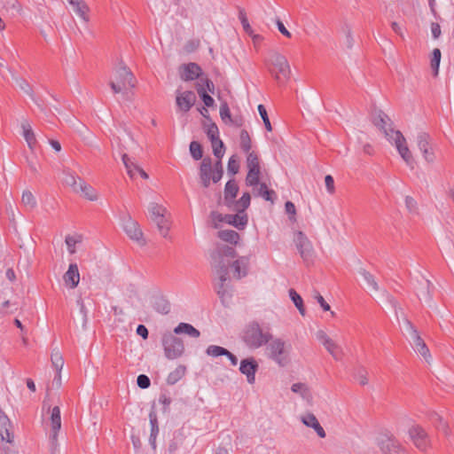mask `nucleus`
Returning a JSON list of instances; mask_svg holds the SVG:
<instances>
[{
    "label": "nucleus",
    "mask_w": 454,
    "mask_h": 454,
    "mask_svg": "<svg viewBox=\"0 0 454 454\" xmlns=\"http://www.w3.org/2000/svg\"><path fill=\"white\" fill-rule=\"evenodd\" d=\"M360 275L363 277L365 283L368 285L369 287L372 288V291L378 292L380 291V286L373 277L369 271H367L364 269H361L359 270Z\"/></svg>",
    "instance_id": "37"
},
{
    "label": "nucleus",
    "mask_w": 454,
    "mask_h": 454,
    "mask_svg": "<svg viewBox=\"0 0 454 454\" xmlns=\"http://www.w3.org/2000/svg\"><path fill=\"white\" fill-rule=\"evenodd\" d=\"M218 238L223 241L236 245L239 239V234L233 230H223L218 231Z\"/></svg>",
    "instance_id": "34"
},
{
    "label": "nucleus",
    "mask_w": 454,
    "mask_h": 454,
    "mask_svg": "<svg viewBox=\"0 0 454 454\" xmlns=\"http://www.w3.org/2000/svg\"><path fill=\"white\" fill-rule=\"evenodd\" d=\"M294 243L305 262H309L313 256L314 249L308 237L301 231L294 234Z\"/></svg>",
    "instance_id": "10"
},
{
    "label": "nucleus",
    "mask_w": 454,
    "mask_h": 454,
    "mask_svg": "<svg viewBox=\"0 0 454 454\" xmlns=\"http://www.w3.org/2000/svg\"><path fill=\"white\" fill-rule=\"evenodd\" d=\"M239 20H240V22L242 24V27H243V29L244 31L248 35H253V29L248 22V20L247 18V15H246V12L244 10H240L239 11Z\"/></svg>",
    "instance_id": "57"
},
{
    "label": "nucleus",
    "mask_w": 454,
    "mask_h": 454,
    "mask_svg": "<svg viewBox=\"0 0 454 454\" xmlns=\"http://www.w3.org/2000/svg\"><path fill=\"white\" fill-rule=\"evenodd\" d=\"M259 188L257 189V196L262 197L267 201H273L272 196L275 195L273 190H269L265 183H259Z\"/></svg>",
    "instance_id": "44"
},
{
    "label": "nucleus",
    "mask_w": 454,
    "mask_h": 454,
    "mask_svg": "<svg viewBox=\"0 0 454 454\" xmlns=\"http://www.w3.org/2000/svg\"><path fill=\"white\" fill-rule=\"evenodd\" d=\"M122 162L127 169L128 173H130V169H137L139 166H137L134 161L130 160L127 153H123L121 156Z\"/></svg>",
    "instance_id": "62"
},
{
    "label": "nucleus",
    "mask_w": 454,
    "mask_h": 454,
    "mask_svg": "<svg viewBox=\"0 0 454 454\" xmlns=\"http://www.w3.org/2000/svg\"><path fill=\"white\" fill-rule=\"evenodd\" d=\"M442 53L438 48L433 50L432 58H431V68L433 70L434 75L436 76L439 72V66L441 62Z\"/></svg>",
    "instance_id": "45"
},
{
    "label": "nucleus",
    "mask_w": 454,
    "mask_h": 454,
    "mask_svg": "<svg viewBox=\"0 0 454 454\" xmlns=\"http://www.w3.org/2000/svg\"><path fill=\"white\" fill-rule=\"evenodd\" d=\"M405 207L409 213L417 215L418 214V204L417 201L411 196L405 197Z\"/></svg>",
    "instance_id": "60"
},
{
    "label": "nucleus",
    "mask_w": 454,
    "mask_h": 454,
    "mask_svg": "<svg viewBox=\"0 0 454 454\" xmlns=\"http://www.w3.org/2000/svg\"><path fill=\"white\" fill-rule=\"evenodd\" d=\"M149 420H150V425H151L150 435H158V434H159L158 418H157V413L153 407L149 413Z\"/></svg>",
    "instance_id": "53"
},
{
    "label": "nucleus",
    "mask_w": 454,
    "mask_h": 454,
    "mask_svg": "<svg viewBox=\"0 0 454 454\" xmlns=\"http://www.w3.org/2000/svg\"><path fill=\"white\" fill-rule=\"evenodd\" d=\"M190 153L195 160H199L203 157V150L201 145L197 141H192L190 144Z\"/></svg>",
    "instance_id": "51"
},
{
    "label": "nucleus",
    "mask_w": 454,
    "mask_h": 454,
    "mask_svg": "<svg viewBox=\"0 0 454 454\" xmlns=\"http://www.w3.org/2000/svg\"><path fill=\"white\" fill-rule=\"evenodd\" d=\"M137 384L140 388L145 389L150 387L151 380L148 376L145 374H140L137 376Z\"/></svg>",
    "instance_id": "63"
},
{
    "label": "nucleus",
    "mask_w": 454,
    "mask_h": 454,
    "mask_svg": "<svg viewBox=\"0 0 454 454\" xmlns=\"http://www.w3.org/2000/svg\"><path fill=\"white\" fill-rule=\"evenodd\" d=\"M12 428V422L7 415L0 410V431Z\"/></svg>",
    "instance_id": "64"
},
{
    "label": "nucleus",
    "mask_w": 454,
    "mask_h": 454,
    "mask_svg": "<svg viewBox=\"0 0 454 454\" xmlns=\"http://www.w3.org/2000/svg\"><path fill=\"white\" fill-rule=\"evenodd\" d=\"M267 344L265 349L267 357L279 367H286L291 361V344L281 338H273V336Z\"/></svg>",
    "instance_id": "2"
},
{
    "label": "nucleus",
    "mask_w": 454,
    "mask_h": 454,
    "mask_svg": "<svg viewBox=\"0 0 454 454\" xmlns=\"http://www.w3.org/2000/svg\"><path fill=\"white\" fill-rule=\"evenodd\" d=\"M122 226L125 233L130 239L137 242L140 246H145L146 244L139 223L133 220L129 215L124 221Z\"/></svg>",
    "instance_id": "12"
},
{
    "label": "nucleus",
    "mask_w": 454,
    "mask_h": 454,
    "mask_svg": "<svg viewBox=\"0 0 454 454\" xmlns=\"http://www.w3.org/2000/svg\"><path fill=\"white\" fill-rule=\"evenodd\" d=\"M294 393L299 394L304 400L309 401L312 396L308 386L304 383H294L291 387Z\"/></svg>",
    "instance_id": "35"
},
{
    "label": "nucleus",
    "mask_w": 454,
    "mask_h": 454,
    "mask_svg": "<svg viewBox=\"0 0 454 454\" xmlns=\"http://www.w3.org/2000/svg\"><path fill=\"white\" fill-rule=\"evenodd\" d=\"M79 242H81V237L67 236L66 238V244L70 254L75 253V245Z\"/></svg>",
    "instance_id": "61"
},
{
    "label": "nucleus",
    "mask_w": 454,
    "mask_h": 454,
    "mask_svg": "<svg viewBox=\"0 0 454 454\" xmlns=\"http://www.w3.org/2000/svg\"><path fill=\"white\" fill-rule=\"evenodd\" d=\"M239 192V186L234 179L229 180L224 188V197L236 198Z\"/></svg>",
    "instance_id": "46"
},
{
    "label": "nucleus",
    "mask_w": 454,
    "mask_h": 454,
    "mask_svg": "<svg viewBox=\"0 0 454 454\" xmlns=\"http://www.w3.org/2000/svg\"><path fill=\"white\" fill-rule=\"evenodd\" d=\"M223 175V167L222 163V159H218L214 164H213V175H212V182L214 184L218 183Z\"/></svg>",
    "instance_id": "42"
},
{
    "label": "nucleus",
    "mask_w": 454,
    "mask_h": 454,
    "mask_svg": "<svg viewBox=\"0 0 454 454\" xmlns=\"http://www.w3.org/2000/svg\"><path fill=\"white\" fill-rule=\"evenodd\" d=\"M21 201L29 209H33L36 206V200L29 191L23 192Z\"/></svg>",
    "instance_id": "55"
},
{
    "label": "nucleus",
    "mask_w": 454,
    "mask_h": 454,
    "mask_svg": "<svg viewBox=\"0 0 454 454\" xmlns=\"http://www.w3.org/2000/svg\"><path fill=\"white\" fill-rule=\"evenodd\" d=\"M21 128L23 129L24 138L27 141L28 147L31 150H33L34 145L35 144L36 140H35V136L34 134V131L32 130L30 124L27 121H24L21 123Z\"/></svg>",
    "instance_id": "32"
},
{
    "label": "nucleus",
    "mask_w": 454,
    "mask_h": 454,
    "mask_svg": "<svg viewBox=\"0 0 454 454\" xmlns=\"http://www.w3.org/2000/svg\"><path fill=\"white\" fill-rule=\"evenodd\" d=\"M63 279L70 288H75L80 281V273L76 263H71L67 271L64 274Z\"/></svg>",
    "instance_id": "23"
},
{
    "label": "nucleus",
    "mask_w": 454,
    "mask_h": 454,
    "mask_svg": "<svg viewBox=\"0 0 454 454\" xmlns=\"http://www.w3.org/2000/svg\"><path fill=\"white\" fill-rule=\"evenodd\" d=\"M411 340V345L413 349L419 353L427 364H430L432 360V356L427 348L426 342L419 335V332L416 333H413L412 335L410 336Z\"/></svg>",
    "instance_id": "19"
},
{
    "label": "nucleus",
    "mask_w": 454,
    "mask_h": 454,
    "mask_svg": "<svg viewBox=\"0 0 454 454\" xmlns=\"http://www.w3.org/2000/svg\"><path fill=\"white\" fill-rule=\"evenodd\" d=\"M73 6L74 12L85 22L89 21L90 8L84 0H67Z\"/></svg>",
    "instance_id": "25"
},
{
    "label": "nucleus",
    "mask_w": 454,
    "mask_h": 454,
    "mask_svg": "<svg viewBox=\"0 0 454 454\" xmlns=\"http://www.w3.org/2000/svg\"><path fill=\"white\" fill-rule=\"evenodd\" d=\"M373 124L378 127L385 135L386 138L390 141L394 136L395 130L391 127V121L389 117L382 111H379L373 118Z\"/></svg>",
    "instance_id": "15"
},
{
    "label": "nucleus",
    "mask_w": 454,
    "mask_h": 454,
    "mask_svg": "<svg viewBox=\"0 0 454 454\" xmlns=\"http://www.w3.org/2000/svg\"><path fill=\"white\" fill-rule=\"evenodd\" d=\"M213 153L217 159H223L225 153V146L223 142L219 138L211 141Z\"/></svg>",
    "instance_id": "48"
},
{
    "label": "nucleus",
    "mask_w": 454,
    "mask_h": 454,
    "mask_svg": "<svg viewBox=\"0 0 454 454\" xmlns=\"http://www.w3.org/2000/svg\"><path fill=\"white\" fill-rule=\"evenodd\" d=\"M259 364L254 357H247L240 361L239 372L246 375L247 380L249 384H254L255 381V373L258 371Z\"/></svg>",
    "instance_id": "17"
},
{
    "label": "nucleus",
    "mask_w": 454,
    "mask_h": 454,
    "mask_svg": "<svg viewBox=\"0 0 454 454\" xmlns=\"http://www.w3.org/2000/svg\"><path fill=\"white\" fill-rule=\"evenodd\" d=\"M249 259L247 256H241L231 264L233 267V275L237 279H240L247 275V266Z\"/></svg>",
    "instance_id": "26"
},
{
    "label": "nucleus",
    "mask_w": 454,
    "mask_h": 454,
    "mask_svg": "<svg viewBox=\"0 0 454 454\" xmlns=\"http://www.w3.org/2000/svg\"><path fill=\"white\" fill-rule=\"evenodd\" d=\"M224 223H227L239 230H242L247 224V215H224Z\"/></svg>",
    "instance_id": "28"
},
{
    "label": "nucleus",
    "mask_w": 454,
    "mask_h": 454,
    "mask_svg": "<svg viewBox=\"0 0 454 454\" xmlns=\"http://www.w3.org/2000/svg\"><path fill=\"white\" fill-rule=\"evenodd\" d=\"M161 343L164 348L165 356L168 359H176L184 354V342L182 339L176 337V334H175L174 332H167L163 333Z\"/></svg>",
    "instance_id": "4"
},
{
    "label": "nucleus",
    "mask_w": 454,
    "mask_h": 454,
    "mask_svg": "<svg viewBox=\"0 0 454 454\" xmlns=\"http://www.w3.org/2000/svg\"><path fill=\"white\" fill-rule=\"evenodd\" d=\"M258 112L263 121L264 126L268 131L272 130V127L266 111V108L262 105L258 106Z\"/></svg>",
    "instance_id": "59"
},
{
    "label": "nucleus",
    "mask_w": 454,
    "mask_h": 454,
    "mask_svg": "<svg viewBox=\"0 0 454 454\" xmlns=\"http://www.w3.org/2000/svg\"><path fill=\"white\" fill-rule=\"evenodd\" d=\"M393 134L394 136L390 142H394L400 156L406 162V164L411 168H413V157L407 146L405 137L400 131L394 132Z\"/></svg>",
    "instance_id": "13"
},
{
    "label": "nucleus",
    "mask_w": 454,
    "mask_h": 454,
    "mask_svg": "<svg viewBox=\"0 0 454 454\" xmlns=\"http://www.w3.org/2000/svg\"><path fill=\"white\" fill-rule=\"evenodd\" d=\"M206 353L209 356L217 357V356H224L225 354H227L228 349H226L223 347H220V346L210 345L206 349Z\"/></svg>",
    "instance_id": "54"
},
{
    "label": "nucleus",
    "mask_w": 454,
    "mask_h": 454,
    "mask_svg": "<svg viewBox=\"0 0 454 454\" xmlns=\"http://www.w3.org/2000/svg\"><path fill=\"white\" fill-rule=\"evenodd\" d=\"M341 31L345 35V43L348 49H352L354 46V37L352 27L349 24H344L341 27Z\"/></svg>",
    "instance_id": "43"
},
{
    "label": "nucleus",
    "mask_w": 454,
    "mask_h": 454,
    "mask_svg": "<svg viewBox=\"0 0 454 454\" xmlns=\"http://www.w3.org/2000/svg\"><path fill=\"white\" fill-rule=\"evenodd\" d=\"M300 419L304 426L313 428L320 438H325L326 436L325 429L322 427L317 417L313 413L306 412L301 416Z\"/></svg>",
    "instance_id": "21"
},
{
    "label": "nucleus",
    "mask_w": 454,
    "mask_h": 454,
    "mask_svg": "<svg viewBox=\"0 0 454 454\" xmlns=\"http://www.w3.org/2000/svg\"><path fill=\"white\" fill-rule=\"evenodd\" d=\"M250 201V193L247 192H244L241 198L236 200L231 211L236 212V214L247 215L245 211L249 207Z\"/></svg>",
    "instance_id": "29"
},
{
    "label": "nucleus",
    "mask_w": 454,
    "mask_h": 454,
    "mask_svg": "<svg viewBox=\"0 0 454 454\" xmlns=\"http://www.w3.org/2000/svg\"><path fill=\"white\" fill-rule=\"evenodd\" d=\"M434 286L432 282L426 278L423 275L419 276V278L417 279V296L419 300L424 301L427 303H430L432 301V290Z\"/></svg>",
    "instance_id": "16"
},
{
    "label": "nucleus",
    "mask_w": 454,
    "mask_h": 454,
    "mask_svg": "<svg viewBox=\"0 0 454 454\" xmlns=\"http://www.w3.org/2000/svg\"><path fill=\"white\" fill-rule=\"evenodd\" d=\"M384 293L386 294L387 301L390 303V305L395 310L397 320H399L400 317L403 318V316H405V314L403 312V308L400 306L395 298L393 295L389 294L387 291H384Z\"/></svg>",
    "instance_id": "40"
},
{
    "label": "nucleus",
    "mask_w": 454,
    "mask_h": 454,
    "mask_svg": "<svg viewBox=\"0 0 454 454\" xmlns=\"http://www.w3.org/2000/svg\"><path fill=\"white\" fill-rule=\"evenodd\" d=\"M220 116L225 123L232 121L231 111L226 102L223 103L220 106Z\"/></svg>",
    "instance_id": "58"
},
{
    "label": "nucleus",
    "mask_w": 454,
    "mask_h": 454,
    "mask_svg": "<svg viewBox=\"0 0 454 454\" xmlns=\"http://www.w3.org/2000/svg\"><path fill=\"white\" fill-rule=\"evenodd\" d=\"M316 337L333 359H340V356L343 355V351L339 344L330 338L323 330L317 331Z\"/></svg>",
    "instance_id": "14"
},
{
    "label": "nucleus",
    "mask_w": 454,
    "mask_h": 454,
    "mask_svg": "<svg viewBox=\"0 0 454 454\" xmlns=\"http://www.w3.org/2000/svg\"><path fill=\"white\" fill-rule=\"evenodd\" d=\"M185 366L179 365L176 370L170 372L167 378L168 384L173 385L177 382L185 373Z\"/></svg>",
    "instance_id": "41"
},
{
    "label": "nucleus",
    "mask_w": 454,
    "mask_h": 454,
    "mask_svg": "<svg viewBox=\"0 0 454 454\" xmlns=\"http://www.w3.org/2000/svg\"><path fill=\"white\" fill-rule=\"evenodd\" d=\"M63 174L65 175L64 183L70 186L74 192H78L79 177H76L74 173L72 172L69 168H64Z\"/></svg>",
    "instance_id": "33"
},
{
    "label": "nucleus",
    "mask_w": 454,
    "mask_h": 454,
    "mask_svg": "<svg viewBox=\"0 0 454 454\" xmlns=\"http://www.w3.org/2000/svg\"><path fill=\"white\" fill-rule=\"evenodd\" d=\"M376 443L382 454H405V448L390 433L380 434Z\"/></svg>",
    "instance_id": "6"
},
{
    "label": "nucleus",
    "mask_w": 454,
    "mask_h": 454,
    "mask_svg": "<svg viewBox=\"0 0 454 454\" xmlns=\"http://www.w3.org/2000/svg\"><path fill=\"white\" fill-rule=\"evenodd\" d=\"M148 210L151 214L153 222L158 228L160 234L163 238H167L170 230L169 223L165 216L167 209L161 205L152 202L149 204Z\"/></svg>",
    "instance_id": "7"
},
{
    "label": "nucleus",
    "mask_w": 454,
    "mask_h": 454,
    "mask_svg": "<svg viewBox=\"0 0 454 454\" xmlns=\"http://www.w3.org/2000/svg\"><path fill=\"white\" fill-rule=\"evenodd\" d=\"M408 434L415 447L422 452H427L431 447V440L427 431L419 425H413L408 430Z\"/></svg>",
    "instance_id": "9"
},
{
    "label": "nucleus",
    "mask_w": 454,
    "mask_h": 454,
    "mask_svg": "<svg viewBox=\"0 0 454 454\" xmlns=\"http://www.w3.org/2000/svg\"><path fill=\"white\" fill-rule=\"evenodd\" d=\"M51 424L52 428V434L51 435V438L52 442H57L58 433L61 428V416L59 406H55L51 410Z\"/></svg>",
    "instance_id": "24"
},
{
    "label": "nucleus",
    "mask_w": 454,
    "mask_h": 454,
    "mask_svg": "<svg viewBox=\"0 0 454 454\" xmlns=\"http://www.w3.org/2000/svg\"><path fill=\"white\" fill-rule=\"evenodd\" d=\"M240 148L247 154L251 153V138L248 132L245 129L240 132Z\"/></svg>",
    "instance_id": "52"
},
{
    "label": "nucleus",
    "mask_w": 454,
    "mask_h": 454,
    "mask_svg": "<svg viewBox=\"0 0 454 454\" xmlns=\"http://www.w3.org/2000/svg\"><path fill=\"white\" fill-rule=\"evenodd\" d=\"M78 192H80L83 197H85L87 200L90 201L97 200L98 196L94 188L91 185L88 184L83 179L78 178Z\"/></svg>",
    "instance_id": "27"
},
{
    "label": "nucleus",
    "mask_w": 454,
    "mask_h": 454,
    "mask_svg": "<svg viewBox=\"0 0 454 454\" xmlns=\"http://www.w3.org/2000/svg\"><path fill=\"white\" fill-rule=\"evenodd\" d=\"M17 85L19 88L26 94L27 95L34 103H35L37 106H40L38 99L36 98L35 92L31 87V85L22 77H15L14 78Z\"/></svg>",
    "instance_id": "31"
},
{
    "label": "nucleus",
    "mask_w": 454,
    "mask_h": 454,
    "mask_svg": "<svg viewBox=\"0 0 454 454\" xmlns=\"http://www.w3.org/2000/svg\"><path fill=\"white\" fill-rule=\"evenodd\" d=\"M239 170V162L236 154L232 155L228 161L227 171L228 174L234 176Z\"/></svg>",
    "instance_id": "56"
},
{
    "label": "nucleus",
    "mask_w": 454,
    "mask_h": 454,
    "mask_svg": "<svg viewBox=\"0 0 454 454\" xmlns=\"http://www.w3.org/2000/svg\"><path fill=\"white\" fill-rule=\"evenodd\" d=\"M154 309L163 315H167L170 311V303L163 297H157L153 302Z\"/></svg>",
    "instance_id": "36"
},
{
    "label": "nucleus",
    "mask_w": 454,
    "mask_h": 454,
    "mask_svg": "<svg viewBox=\"0 0 454 454\" xmlns=\"http://www.w3.org/2000/svg\"><path fill=\"white\" fill-rule=\"evenodd\" d=\"M200 67L196 63L184 64L180 67V77L183 81H192L200 77Z\"/></svg>",
    "instance_id": "22"
},
{
    "label": "nucleus",
    "mask_w": 454,
    "mask_h": 454,
    "mask_svg": "<svg viewBox=\"0 0 454 454\" xmlns=\"http://www.w3.org/2000/svg\"><path fill=\"white\" fill-rule=\"evenodd\" d=\"M247 167L248 173L246 177V184L248 186H255L259 184L261 167L259 158L254 152H251L247 157Z\"/></svg>",
    "instance_id": "11"
},
{
    "label": "nucleus",
    "mask_w": 454,
    "mask_h": 454,
    "mask_svg": "<svg viewBox=\"0 0 454 454\" xmlns=\"http://www.w3.org/2000/svg\"><path fill=\"white\" fill-rule=\"evenodd\" d=\"M213 162L210 157L202 159L199 168L200 181L204 188H208L212 181Z\"/></svg>",
    "instance_id": "18"
},
{
    "label": "nucleus",
    "mask_w": 454,
    "mask_h": 454,
    "mask_svg": "<svg viewBox=\"0 0 454 454\" xmlns=\"http://www.w3.org/2000/svg\"><path fill=\"white\" fill-rule=\"evenodd\" d=\"M417 145L420 152L430 149V137L425 132H420L417 136Z\"/></svg>",
    "instance_id": "47"
},
{
    "label": "nucleus",
    "mask_w": 454,
    "mask_h": 454,
    "mask_svg": "<svg viewBox=\"0 0 454 454\" xmlns=\"http://www.w3.org/2000/svg\"><path fill=\"white\" fill-rule=\"evenodd\" d=\"M175 334H186L192 338H199L200 336V333L198 329L188 323H180L174 329Z\"/></svg>",
    "instance_id": "30"
},
{
    "label": "nucleus",
    "mask_w": 454,
    "mask_h": 454,
    "mask_svg": "<svg viewBox=\"0 0 454 454\" xmlns=\"http://www.w3.org/2000/svg\"><path fill=\"white\" fill-rule=\"evenodd\" d=\"M196 90H197L199 96L201 98V99L206 106L211 107L214 106L215 100L210 95H208L207 93V90H206L204 85L198 83L196 85Z\"/></svg>",
    "instance_id": "38"
},
{
    "label": "nucleus",
    "mask_w": 454,
    "mask_h": 454,
    "mask_svg": "<svg viewBox=\"0 0 454 454\" xmlns=\"http://www.w3.org/2000/svg\"><path fill=\"white\" fill-rule=\"evenodd\" d=\"M235 256V249L232 247L223 244H216L214 250L210 253V263L218 277V283L216 284L217 294L223 303L231 297V287L226 284V281L228 279L231 260Z\"/></svg>",
    "instance_id": "1"
},
{
    "label": "nucleus",
    "mask_w": 454,
    "mask_h": 454,
    "mask_svg": "<svg viewBox=\"0 0 454 454\" xmlns=\"http://www.w3.org/2000/svg\"><path fill=\"white\" fill-rule=\"evenodd\" d=\"M270 62L277 70L276 72L274 70H270V73L278 82H280L282 78L285 80H288L290 78V66L284 55L275 51L271 54Z\"/></svg>",
    "instance_id": "8"
},
{
    "label": "nucleus",
    "mask_w": 454,
    "mask_h": 454,
    "mask_svg": "<svg viewBox=\"0 0 454 454\" xmlns=\"http://www.w3.org/2000/svg\"><path fill=\"white\" fill-rule=\"evenodd\" d=\"M176 105L183 112H188L196 101V95L192 90L184 92L176 91Z\"/></svg>",
    "instance_id": "20"
},
{
    "label": "nucleus",
    "mask_w": 454,
    "mask_h": 454,
    "mask_svg": "<svg viewBox=\"0 0 454 454\" xmlns=\"http://www.w3.org/2000/svg\"><path fill=\"white\" fill-rule=\"evenodd\" d=\"M272 334L269 332L263 333L261 326L256 322H252L247 325L243 333V341L249 348H259L267 344L271 340Z\"/></svg>",
    "instance_id": "3"
},
{
    "label": "nucleus",
    "mask_w": 454,
    "mask_h": 454,
    "mask_svg": "<svg viewBox=\"0 0 454 454\" xmlns=\"http://www.w3.org/2000/svg\"><path fill=\"white\" fill-rule=\"evenodd\" d=\"M206 129V134L207 137L209 138L210 142L214 140L219 139V129L215 123L209 121L208 124H204Z\"/></svg>",
    "instance_id": "49"
},
{
    "label": "nucleus",
    "mask_w": 454,
    "mask_h": 454,
    "mask_svg": "<svg viewBox=\"0 0 454 454\" xmlns=\"http://www.w3.org/2000/svg\"><path fill=\"white\" fill-rule=\"evenodd\" d=\"M114 81H110L109 82L114 93L121 92L127 84L130 87H135L133 74L122 62H121L120 66L114 70Z\"/></svg>",
    "instance_id": "5"
},
{
    "label": "nucleus",
    "mask_w": 454,
    "mask_h": 454,
    "mask_svg": "<svg viewBox=\"0 0 454 454\" xmlns=\"http://www.w3.org/2000/svg\"><path fill=\"white\" fill-rule=\"evenodd\" d=\"M51 359L53 367L57 371H61V369L63 368V365H64V359L62 357V355L57 348H54L52 350Z\"/></svg>",
    "instance_id": "50"
},
{
    "label": "nucleus",
    "mask_w": 454,
    "mask_h": 454,
    "mask_svg": "<svg viewBox=\"0 0 454 454\" xmlns=\"http://www.w3.org/2000/svg\"><path fill=\"white\" fill-rule=\"evenodd\" d=\"M289 296L301 316H305V308L302 298L294 289L289 290Z\"/></svg>",
    "instance_id": "39"
}]
</instances>
